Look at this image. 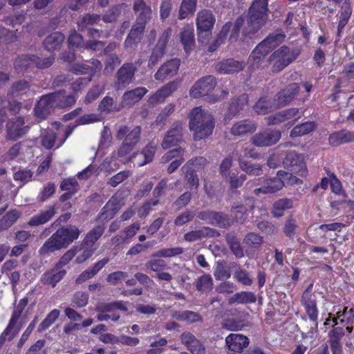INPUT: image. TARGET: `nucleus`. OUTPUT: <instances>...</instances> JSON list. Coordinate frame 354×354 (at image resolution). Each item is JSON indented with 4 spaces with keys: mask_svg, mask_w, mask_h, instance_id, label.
<instances>
[{
    "mask_svg": "<svg viewBox=\"0 0 354 354\" xmlns=\"http://www.w3.org/2000/svg\"><path fill=\"white\" fill-rule=\"evenodd\" d=\"M77 97L75 95H66L64 91L43 95L34 109L36 118L45 119L55 107H66L75 104Z\"/></svg>",
    "mask_w": 354,
    "mask_h": 354,
    "instance_id": "f257e3e1",
    "label": "nucleus"
},
{
    "mask_svg": "<svg viewBox=\"0 0 354 354\" xmlns=\"http://www.w3.org/2000/svg\"><path fill=\"white\" fill-rule=\"evenodd\" d=\"M189 129L194 132L196 140L205 138L212 134L214 128V120L212 115L207 111L196 106L192 109L189 115Z\"/></svg>",
    "mask_w": 354,
    "mask_h": 354,
    "instance_id": "f03ea898",
    "label": "nucleus"
},
{
    "mask_svg": "<svg viewBox=\"0 0 354 354\" xmlns=\"http://www.w3.org/2000/svg\"><path fill=\"white\" fill-rule=\"evenodd\" d=\"M80 230L73 225L62 227L57 230L42 245L39 250L41 254L54 252L67 247L73 241L78 239Z\"/></svg>",
    "mask_w": 354,
    "mask_h": 354,
    "instance_id": "7ed1b4c3",
    "label": "nucleus"
},
{
    "mask_svg": "<svg viewBox=\"0 0 354 354\" xmlns=\"http://www.w3.org/2000/svg\"><path fill=\"white\" fill-rule=\"evenodd\" d=\"M268 0H254L249 12L247 26L243 30L245 37H252L267 21Z\"/></svg>",
    "mask_w": 354,
    "mask_h": 354,
    "instance_id": "20e7f679",
    "label": "nucleus"
},
{
    "mask_svg": "<svg viewBox=\"0 0 354 354\" xmlns=\"http://www.w3.org/2000/svg\"><path fill=\"white\" fill-rule=\"evenodd\" d=\"M133 10L136 12H140V14L136 24L133 26L125 40L124 44L127 48L132 47L140 40L145 24L151 15V7L147 6L143 0H136L133 4Z\"/></svg>",
    "mask_w": 354,
    "mask_h": 354,
    "instance_id": "39448f33",
    "label": "nucleus"
},
{
    "mask_svg": "<svg viewBox=\"0 0 354 354\" xmlns=\"http://www.w3.org/2000/svg\"><path fill=\"white\" fill-rule=\"evenodd\" d=\"M282 39L281 35H269L259 44L248 58L250 68L255 69L261 66L266 56L281 42Z\"/></svg>",
    "mask_w": 354,
    "mask_h": 354,
    "instance_id": "423d86ee",
    "label": "nucleus"
},
{
    "mask_svg": "<svg viewBox=\"0 0 354 354\" xmlns=\"http://www.w3.org/2000/svg\"><path fill=\"white\" fill-rule=\"evenodd\" d=\"M27 304L28 299L24 297L19 301L18 305L15 308L8 325L0 335V347L3 344L5 341L12 339L21 330L22 322L20 317Z\"/></svg>",
    "mask_w": 354,
    "mask_h": 354,
    "instance_id": "0eeeda50",
    "label": "nucleus"
},
{
    "mask_svg": "<svg viewBox=\"0 0 354 354\" xmlns=\"http://www.w3.org/2000/svg\"><path fill=\"white\" fill-rule=\"evenodd\" d=\"M216 22L213 12L207 9L200 10L196 15V26L198 41L205 44L212 35V31Z\"/></svg>",
    "mask_w": 354,
    "mask_h": 354,
    "instance_id": "6e6552de",
    "label": "nucleus"
},
{
    "mask_svg": "<svg viewBox=\"0 0 354 354\" xmlns=\"http://www.w3.org/2000/svg\"><path fill=\"white\" fill-rule=\"evenodd\" d=\"M140 131V127H135L131 130L126 126H122L119 129L117 138L119 140L124 138L118 153L120 157H124L132 151L139 141Z\"/></svg>",
    "mask_w": 354,
    "mask_h": 354,
    "instance_id": "1a4fd4ad",
    "label": "nucleus"
},
{
    "mask_svg": "<svg viewBox=\"0 0 354 354\" xmlns=\"http://www.w3.org/2000/svg\"><path fill=\"white\" fill-rule=\"evenodd\" d=\"M288 178L291 183H298L301 182L296 177H292L290 174L285 171H279L276 177L266 179L264 185L254 189V193L256 195L259 194H268L275 193L282 189Z\"/></svg>",
    "mask_w": 354,
    "mask_h": 354,
    "instance_id": "9d476101",
    "label": "nucleus"
},
{
    "mask_svg": "<svg viewBox=\"0 0 354 354\" xmlns=\"http://www.w3.org/2000/svg\"><path fill=\"white\" fill-rule=\"evenodd\" d=\"M298 56V53L287 46H281L274 51L269 58L272 63V71L278 73L292 62Z\"/></svg>",
    "mask_w": 354,
    "mask_h": 354,
    "instance_id": "9b49d317",
    "label": "nucleus"
},
{
    "mask_svg": "<svg viewBox=\"0 0 354 354\" xmlns=\"http://www.w3.org/2000/svg\"><path fill=\"white\" fill-rule=\"evenodd\" d=\"M55 58L48 57L46 58H40L35 55H22L18 57L15 62L16 70H23L28 67L35 66L38 68H46L50 66Z\"/></svg>",
    "mask_w": 354,
    "mask_h": 354,
    "instance_id": "f8f14e48",
    "label": "nucleus"
},
{
    "mask_svg": "<svg viewBox=\"0 0 354 354\" xmlns=\"http://www.w3.org/2000/svg\"><path fill=\"white\" fill-rule=\"evenodd\" d=\"M216 86V78L212 75H206L194 83L189 91V95L192 98L206 96L214 89Z\"/></svg>",
    "mask_w": 354,
    "mask_h": 354,
    "instance_id": "ddd939ff",
    "label": "nucleus"
},
{
    "mask_svg": "<svg viewBox=\"0 0 354 354\" xmlns=\"http://www.w3.org/2000/svg\"><path fill=\"white\" fill-rule=\"evenodd\" d=\"M281 137V133L279 130L266 129L254 135L251 141L256 147H270L276 144Z\"/></svg>",
    "mask_w": 354,
    "mask_h": 354,
    "instance_id": "4468645a",
    "label": "nucleus"
},
{
    "mask_svg": "<svg viewBox=\"0 0 354 354\" xmlns=\"http://www.w3.org/2000/svg\"><path fill=\"white\" fill-rule=\"evenodd\" d=\"M206 164V159L203 157H198L188 161L182 168L185 172V177L191 190L197 189L198 187V178L196 176L195 169L198 166H204Z\"/></svg>",
    "mask_w": 354,
    "mask_h": 354,
    "instance_id": "2eb2a0df",
    "label": "nucleus"
},
{
    "mask_svg": "<svg viewBox=\"0 0 354 354\" xmlns=\"http://www.w3.org/2000/svg\"><path fill=\"white\" fill-rule=\"evenodd\" d=\"M102 65L100 60L92 59L85 63L74 64L71 66L70 71L75 74H91V77L95 73L100 72Z\"/></svg>",
    "mask_w": 354,
    "mask_h": 354,
    "instance_id": "dca6fc26",
    "label": "nucleus"
},
{
    "mask_svg": "<svg viewBox=\"0 0 354 354\" xmlns=\"http://www.w3.org/2000/svg\"><path fill=\"white\" fill-rule=\"evenodd\" d=\"M333 312L336 313V316L331 313H328V317L324 323L325 325L330 324V322L337 325L338 324L337 320H339L341 324L345 325H349L353 323L354 319L353 308L348 310V307H344L343 310L338 309L336 310L335 307H334Z\"/></svg>",
    "mask_w": 354,
    "mask_h": 354,
    "instance_id": "f3484780",
    "label": "nucleus"
},
{
    "mask_svg": "<svg viewBox=\"0 0 354 354\" xmlns=\"http://www.w3.org/2000/svg\"><path fill=\"white\" fill-rule=\"evenodd\" d=\"M136 70V68L133 64H123L117 73L116 88L120 89L129 84L133 79Z\"/></svg>",
    "mask_w": 354,
    "mask_h": 354,
    "instance_id": "a211bd4d",
    "label": "nucleus"
},
{
    "mask_svg": "<svg viewBox=\"0 0 354 354\" xmlns=\"http://www.w3.org/2000/svg\"><path fill=\"white\" fill-rule=\"evenodd\" d=\"M28 131V127L24 125V120L19 117L11 120L7 124L8 137L15 140L25 135Z\"/></svg>",
    "mask_w": 354,
    "mask_h": 354,
    "instance_id": "6ab92c4d",
    "label": "nucleus"
},
{
    "mask_svg": "<svg viewBox=\"0 0 354 354\" xmlns=\"http://www.w3.org/2000/svg\"><path fill=\"white\" fill-rule=\"evenodd\" d=\"M301 303L309 319L317 324L319 311L317 306L316 295H308L306 292L305 295H302Z\"/></svg>",
    "mask_w": 354,
    "mask_h": 354,
    "instance_id": "aec40b11",
    "label": "nucleus"
},
{
    "mask_svg": "<svg viewBox=\"0 0 354 354\" xmlns=\"http://www.w3.org/2000/svg\"><path fill=\"white\" fill-rule=\"evenodd\" d=\"M283 165L287 167H295V171L300 176H303L307 174V169L303 156L298 155L295 151H290L286 154Z\"/></svg>",
    "mask_w": 354,
    "mask_h": 354,
    "instance_id": "412c9836",
    "label": "nucleus"
},
{
    "mask_svg": "<svg viewBox=\"0 0 354 354\" xmlns=\"http://www.w3.org/2000/svg\"><path fill=\"white\" fill-rule=\"evenodd\" d=\"M225 343L230 351L241 353L248 346L249 339L241 334L232 333L226 337Z\"/></svg>",
    "mask_w": 354,
    "mask_h": 354,
    "instance_id": "4be33fe9",
    "label": "nucleus"
},
{
    "mask_svg": "<svg viewBox=\"0 0 354 354\" xmlns=\"http://www.w3.org/2000/svg\"><path fill=\"white\" fill-rule=\"evenodd\" d=\"M180 66V59H172L165 63L155 74V79L159 81H164L167 78L175 75Z\"/></svg>",
    "mask_w": 354,
    "mask_h": 354,
    "instance_id": "5701e85b",
    "label": "nucleus"
},
{
    "mask_svg": "<svg viewBox=\"0 0 354 354\" xmlns=\"http://www.w3.org/2000/svg\"><path fill=\"white\" fill-rule=\"evenodd\" d=\"M177 88L178 83L176 82H170L151 95L149 97L148 102L150 104L161 103L164 102L167 97L170 96Z\"/></svg>",
    "mask_w": 354,
    "mask_h": 354,
    "instance_id": "b1692460",
    "label": "nucleus"
},
{
    "mask_svg": "<svg viewBox=\"0 0 354 354\" xmlns=\"http://www.w3.org/2000/svg\"><path fill=\"white\" fill-rule=\"evenodd\" d=\"M123 203L118 194H115L106 204L102 210L99 218L109 220L120 209Z\"/></svg>",
    "mask_w": 354,
    "mask_h": 354,
    "instance_id": "393cba45",
    "label": "nucleus"
},
{
    "mask_svg": "<svg viewBox=\"0 0 354 354\" xmlns=\"http://www.w3.org/2000/svg\"><path fill=\"white\" fill-rule=\"evenodd\" d=\"M298 91V84L293 83L279 92L274 97L277 108L290 103L295 98Z\"/></svg>",
    "mask_w": 354,
    "mask_h": 354,
    "instance_id": "a878e982",
    "label": "nucleus"
},
{
    "mask_svg": "<svg viewBox=\"0 0 354 354\" xmlns=\"http://www.w3.org/2000/svg\"><path fill=\"white\" fill-rule=\"evenodd\" d=\"M244 66L243 62L227 59L218 62L216 66V70L221 74H231L242 71Z\"/></svg>",
    "mask_w": 354,
    "mask_h": 354,
    "instance_id": "bb28decb",
    "label": "nucleus"
},
{
    "mask_svg": "<svg viewBox=\"0 0 354 354\" xmlns=\"http://www.w3.org/2000/svg\"><path fill=\"white\" fill-rule=\"evenodd\" d=\"M181 140L182 125L180 122H176L174 127L167 132L161 145L164 149H167L177 145Z\"/></svg>",
    "mask_w": 354,
    "mask_h": 354,
    "instance_id": "cd10ccee",
    "label": "nucleus"
},
{
    "mask_svg": "<svg viewBox=\"0 0 354 354\" xmlns=\"http://www.w3.org/2000/svg\"><path fill=\"white\" fill-rule=\"evenodd\" d=\"M66 274V271L57 266L45 272L41 277L40 281L44 285H50L55 287Z\"/></svg>",
    "mask_w": 354,
    "mask_h": 354,
    "instance_id": "c85d7f7f",
    "label": "nucleus"
},
{
    "mask_svg": "<svg viewBox=\"0 0 354 354\" xmlns=\"http://www.w3.org/2000/svg\"><path fill=\"white\" fill-rule=\"evenodd\" d=\"M180 339L192 354L205 353L204 346L192 333L189 332L183 333L180 336Z\"/></svg>",
    "mask_w": 354,
    "mask_h": 354,
    "instance_id": "c756f323",
    "label": "nucleus"
},
{
    "mask_svg": "<svg viewBox=\"0 0 354 354\" xmlns=\"http://www.w3.org/2000/svg\"><path fill=\"white\" fill-rule=\"evenodd\" d=\"M257 124L250 120H243L234 123L231 128V133L234 136H243L252 133L257 130Z\"/></svg>",
    "mask_w": 354,
    "mask_h": 354,
    "instance_id": "7c9ffc66",
    "label": "nucleus"
},
{
    "mask_svg": "<svg viewBox=\"0 0 354 354\" xmlns=\"http://www.w3.org/2000/svg\"><path fill=\"white\" fill-rule=\"evenodd\" d=\"M248 107V97L246 94L241 95L235 102H232L229 107L228 112L225 117V120H230L234 117L247 109Z\"/></svg>",
    "mask_w": 354,
    "mask_h": 354,
    "instance_id": "2f4dec72",
    "label": "nucleus"
},
{
    "mask_svg": "<svg viewBox=\"0 0 354 354\" xmlns=\"http://www.w3.org/2000/svg\"><path fill=\"white\" fill-rule=\"evenodd\" d=\"M156 150V144L150 142L142 152L136 153L133 158L138 166L142 167L150 162L154 156Z\"/></svg>",
    "mask_w": 354,
    "mask_h": 354,
    "instance_id": "473e14b6",
    "label": "nucleus"
},
{
    "mask_svg": "<svg viewBox=\"0 0 354 354\" xmlns=\"http://www.w3.org/2000/svg\"><path fill=\"white\" fill-rule=\"evenodd\" d=\"M180 38L185 53L189 54L195 46L193 26H185L180 32Z\"/></svg>",
    "mask_w": 354,
    "mask_h": 354,
    "instance_id": "72a5a7b5",
    "label": "nucleus"
},
{
    "mask_svg": "<svg viewBox=\"0 0 354 354\" xmlns=\"http://www.w3.org/2000/svg\"><path fill=\"white\" fill-rule=\"evenodd\" d=\"M147 92L145 87H138L127 91L122 96V103L123 106H132L139 102Z\"/></svg>",
    "mask_w": 354,
    "mask_h": 354,
    "instance_id": "f704fd0d",
    "label": "nucleus"
},
{
    "mask_svg": "<svg viewBox=\"0 0 354 354\" xmlns=\"http://www.w3.org/2000/svg\"><path fill=\"white\" fill-rule=\"evenodd\" d=\"M353 140H354V132L347 130L334 132L329 137V143L333 146H337Z\"/></svg>",
    "mask_w": 354,
    "mask_h": 354,
    "instance_id": "c9c22d12",
    "label": "nucleus"
},
{
    "mask_svg": "<svg viewBox=\"0 0 354 354\" xmlns=\"http://www.w3.org/2000/svg\"><path fill=\"white\" fill-rule=\"evenodd\" d=\"M199 218L201 219L208 220L211 224L220 227H225L228 224L226 216L220 212H201L199 214Z\"/></svg>",
    "mask_w": 354,
    "mask_h": 354,
    "instance_id": "e433bc0d",
    "label": "nucleus"
},
{
    "mask_svg": "<svg viewBox=\"0 0 354 354\" xmlns=\"http://www.w3.org/2000/svg\"><path fill=\"white\" fill-rule=\"evenodd\" d=\"M352 14V8L349 0H345L344 2L341 11L339 20L337 26V33L339 35L345 26L347 24L351 15Z\"/></svg>",
    "mask_w": 354,
    "mask_h": 354,
    "instance_id": "4c0bfd02",
    "label": "nucleus"
},
{
    "mask_svg": "<svg viewBox=\"0 0 354 354\" xmlns=\"http://www.w3.org/2000/svg\"><path fill=\"white\" fill-rule=\"evenodd\" d=\"M257 301V297L252 292L242 291L234 295L232 297L229 299V304H252L255 303Z\"/></svg>",
    "mask_w": 354,
    "mask_h": 354,
    "instance_id": "58836bf2",
    "label": "nucleus"
},
{
    "mask_svg": "<svg viewBox=\"0 0 354 354\" xmlns=\"http://www.w3.org/2000/svg\"><path fill=\"white\" fill-rule=\"evenodd\" d=\"M277 108V106L276 105L274 100L272 102L266 97L260 98L254 106V111L261 115L268 114Z\"/></svg>",
    "mask_w": 354,
    "mask_h": 354,
    "instance_id": "ea45409f",
    "label": "nucleus"
},
{
    "mask_svg": "<svg viewBox=\"0 0 354 354\" xmlns=\"http://www.w3.org/2000/svg\"><path fill=\"white\" fill-rule=\"evenodd\" d=\"M55 214L53 207H49L46 210L32 216L28 221L30 226H37L48 222Z\"/></svg>",
    "mask_w": 354,
    "mask_h": 354,
    "instance_id": "a19ab883",
    "label": "nucleus"
},
{
    "mask_svg": "<svg viewBox=\"0 0 354 354\" xmlns=\"http://www.w3.org/2000/svg\"><path fill=\"white\" fill-rule=\"evenodd\" d=\"M65 39L64 35L59 32H55L48 36L44 41V47L48 50H54L57 49Z\"/></svg>",
    "mask_w": 354,
    "mask_h": 354,
    "instance_id": "79ce46f5",
    "label": "nucleus"
},
{
    "mask_svg": "<svg viewBox=\"0 0 354 354\" xmlns=\"http://www.w3.org/2000/svg\"><path fill=\"white\" fill-rule=\"evenodd\" d=\"M232 24L231 22L226 23L220 30L214 42L209 46L208 51L214 52L219 46H221L225 40L228 32L231 30Z\"/></svg>",
    "mask_w": 354,
    "mask_h": 354,
    "instance_id": "37998d69",
    "label": "nucleus"
},
{
    "mask_svg": "<svg viewBox=\"0 0 354 354\" xmlns=\"http://www.w3.org/2000/svg\"><path fill=\"white\" fill-rule=\"evenodd\" d=\"M197 0H183L178 13V18L184 19L192 15L196 10Z\"/></svg>",
    "mask_w": 354,
    "mask_h": 354,
    "instance_id": "c03bdc74",
    "label": "nucleus"
},
{
    "mask_svg": "<svg viewBox=\"0 0 354 354\" xmlns=\"http://www.w3.org/2000/svg\"><path fill=\"white\" fill-rule=\"evenodd\" d=\"M292 207V201L288 198H281L274 202L272 206V214L274 217H281L283 212Z\"/></svg>",
    "mask_w": 354,
    "mask_h": 354,
    "instance_id": "a18cd8bd",
    "label": "nucleus"
},
{
    "mask_svg": "<svg viewBox=\"0 0 354 354\" xmlns=\"http://www.w3.org/2000/svg\"><path fill=\"white\" fill-rule=\"evenodd\" d=\"M316 127L313 122H306L300 125L295 126L290 133L291 138L300 137L313 131Z\"/></svg>",
    "mask_w": 354,
    "mask_h": 354,
    "instance_id": "49530a36",
    "label": "nucleus"
},
{
    "mask_svg": "<svg viewBox=\"0 0 354 354\" xmlns=\"http://www.w3.org/2000/svg\"><path fill=\"white\" fill-rule=\"evenodd\" d=\"M104 225H97L95 227L93 228L87 233L84 240L83 245L88 246V245L91 243L92 245L91 247L94 248L93 244L100 238V236L104 233Z\"/></svg>",
    "mask_w": 354,
    "mask_h": 354,
    "instance_id": "de8ad7c7",
    "label": "nucleus"
},
{
    "mask_svg": "<svg viewBox=\"0 0 354 354\" xmlns=\"http://www.w3.org/2000/svg\"><path fill=\"white\" fill-rule=\"evenodd\" d=\"M241 169L250 175L260 176L262 174V169L260 165L252 164L243 160L241 156L238 158Z\"/></svg>",
    "mask_w": 354,
    "mask_h": 354,
    "instance_id": "09e8293b",
    "label": "nucleus"
},
{
    "mask_svg": "<svg viewBox=\"0 0 354 354\" xmlns=\"http://www.w3.org/2000/svg\"><path fill=\"white\" fill-rule=\"evenodd\" d=\"M214 231L210 228L205 227L200 230H194L185 234L184 239L187 241L192 242L197 241L205 236H213Z\"/></svg>",
    "mask_w": 354,
    "mask_h": 354,
    "instance_id": "8fccbe9b",
    "label": "nucleus"
},
{
    "mask_svg": "<svg viewBox=\"0 0 354 354\" xmlns=\"http://www.w3.org/2000/svg\"><path fill=\"white\" fill-rule=\"evenodd\" d=\"M213 280L209 274H203L196 282V288L201 292H207L212 289Z\"/></svg>",
    "mask_w": 354,
    "mask_h": 354,
    "instance_id": "3c124183",
    "label": "nucleus"
},
{
    "mask_svg": "<svg viewBox=\"0 0 354 354\" xmlns=\"http://www.w3.org/2000/svg\"><path fill=\"white\" fill-rule=\"evenodd\" d=\"M173 317L180 321H187L189 323L197 322L201 320V317L197 313L185 310L174 314Z\"/></svg>",
    "mask_w": 354,
    "mask_h": 354,
    "instance_id": "603ef678",
    "label": "nucleus"
},
{
    "mask_svg": "<svg viewBox=\"0 0 354 354\" xmlns=\"http://www.w3.org/2000/svg\"><path fill=\"white\" fill-rule=\"evenodd\" d=\"M115 309H119L122 311H127L126 302L118 301L107 304H100L96 307V310H102L106 312H113Z\"/></svg>",
    "mask_w": 354,
    "mask_h": 354,
    "instance_id": "864d4df0",
    "label": "nucleus"
},
{
    "mask_svg": "<svg viewBox=\"0 0 354 354\" xmlns=\"http://www.w3.org/2000/svg\"><path fill=\"white\" fill-rule=\"evenodd\" d=\"M263 242V238L260 235L250 232L243 239V243L248 247L251 249H258Z\"/></svg>",
    "mask_w": 354,
    "mask_h": 354,
    "instance_id": "5fc2aeb1",
    "label": "nucleus"
},
{
    "mask_svg": "<svg viewBox=\"0 0 354 354\" xmlns=\"http://www.w3.org/2000/svg\"><path fill=\"white\" fill-rule=\"evenodd\" d=\"M59 314L60 312L57 309L51 310L39 324L38 331L41 332L48 329L57 319Z\"/></svg>",
    "mask_w": 354,
    "mask_h": 354,
    "instance_id": "6e6d98bb",
    "label": "nucleus"
},
{
    "mask_svg": "<svg viewBox=\"0 0 354 354\" xmlns=\"http://www.w3.org/2000/svg\"><path fill=\"white\" fill-rule=\"evenodd\" d=\"M183 252V249L180 247L162 248L152 254V257H173L178 256Z\"/></svg>",
    "mask_w": 354,
    "mask_h": 354,
    "instance_id": "4d7b16f0",
    "label": "nucleus"
},
{
    "mask_svg": "<svg viewBox=\"0 0 354 354\" xmlns=\"http://www.w3.org/2000/svg\"><path fill=\"white\" fill-rule=\"evenodd\" d=\"M100 21V15L87 14L77 22L78 28L83 31L87 26L97 24Z\"/></svg>",
    "mask_w": 354,
    "mask_h": 354,
    "instance_id": "13d9d810",
    "label": "nucleus"
},
{
    "mask_svg": "<svg viewBox=\"0 0 354 354\" xmlns=\"http://www.w3.org/2000/svg\"><path fill=\"white\" fill-rule=\"evenodd\" d=\"M29 89V83L26 81L21 80L14 84L9 93L12 97L22 95L27 93Z\"/></svg>",
    "mask_w": 354,
    "mask_h": 354,
    "instance_id": "bf43d9fd",
    "label": "nucleus"
},
{
    "mask_svg": "<svg viewBox=\"0 0 354 354\" xmlns=\"http://www.w3.org/2000/svg\"><path fill=\"white\" fill-rule=\"evenodd\" d=\"M69 48L74 50L76 48H84L85 43H84L83 37L81 35L73 31L68 37V39Z\"/></svg>",
    "mask_w": 354,
    "mask_h": 354,
    "instance_id": "052dcab7",
    "label": "nucleus"
},
{
    "mask_svg": "<svg viewBox=\"0 0 354 354\" xmlns=\"http://www.w3.org/2000/svg\"><path fill=\"white\" fill-rule=\"evenodd\" d=\"M227 243L233 254L237 258H241L244 256L243 250L241 247L239 241L234 236H228L227 238Z\"/></svg>",
    "mask_w": 354,
    "mask_h": 354,
    "instance_id": "680f3d73",
    "label": "nucleus"
},
{
    "mask_svg": "<svg viewBox=\"0 0 354 354\" xmlns=\"http://www.w3.org/2000/svg\"><path fill=\"white\" fill-rule=\"evenodd\" d=\"M104 87L100 86V85H95L91 89L88 91L85 97L84 102L86 104H90L93 101L95 100L99 96L104 92Z\"/></svg>",
    "mask_w": 354,
    "mask_h": 354,
    "instance_id": "e2e57ef3",
    "label": "nucleus"
},
{
    "mask_svg": "<svg viewBox=\"0 0 354 354\" xmlns=\"http://www.w3.org/2000/svg\"><path fill=\"white\" fill-rule=\"evenodd\" d=\"M234 278L244 286H251L253 281L246 270L238 269L234 272Z\"/></svg>",
    "mask_w": 354,
    "mask_h": 354,
    "instance_id": "0e129e2a",
    "label": "nucleus"
},
{
    "mask_svg": "<svg viewBox=\"0 0 354 354\" xmlns=\"http://www.w3.org/2000/svg\"><path fill=\"white\" fill-rule=\"evenodd\" d=\"M56 135L57 133L54 132L52 129L47 131L41 138L42 146L48 149H51L55 145Z\"/></svg>",
    "mask_w": 354,
    "mask_h": 354,
    "instance_id": "69168bd1",
    "label": "nucleus"
},
{
    "mask_svg": "<svg viewBox=\"0 0 354 354\" xmlns=\"http://www.w3.org/2000/svg\"><path fill=\"white\" fill-rule=\"evenodd\" d=\"M146 267L158 273L167 268V263L162 259H154L149 261L146 263Z\"/></svg>",
    "mask_w": 354,
    "mask_h": 354,
    "instance_id": "338daca9",
    "label": "nucleus"
},
{
    "mask_svg": "<svg viewBox=\"0 0 354 354\" xmlns=\"http://www.w3.org/2000/svg\"><path fill=\"white\" fill-rule=\"evenodd\" d=\"M167 344V340L164 337H160L158 340L151 342V348L147 351V354H159L162 352V347Z\"/></svg>",
    "mask_w": 354,
    "mask_h": 354,
    "instance_id": "774afa93",
    "label": "nucleus"
}]
</instances>
